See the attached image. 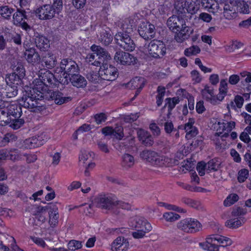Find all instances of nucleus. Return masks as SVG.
<instances>
[{"mask_svg":"<svg viewBox=\"0 0 251 251\" xmlns=\"http://www.w3.org/2000/svg\"><path fill=\"white\" fill-rule=\"evenodd\" d=\"M129 248V243L128 240H125V243L116 247L113 249V251H126Z\"/></svg>","mask_w":251,"mask_h":251,"instance_id":"64","label":"nucleus"},{"mask_svg":"<svg viewBox=\"0 0 251 251\" xmlns=\"http://www.w3.org/2000/svg\"><path fill=\"white\" fill-rule=\"evenodd\" d=\"M226 123H221L220 122H218L217 123H215L214 125V128L216 130L217 132L215 133V135H218L219 136H221L222 137V134L225 131H226Z\"/></svg>","mask_w":251,"mask_h":251,"instance_id":"48","label":"nucleus"},{"mask_svg":"<svg viewBox=\"0 0 251 251\" xmlns=\"http://www.w3.org/2000/svg\"><path fill=\"white\" fill-rule=\"evenodd\" d=\"M28 12L22 8H18L16 12L13 14V23L14 25H20L21 22L28 19Z\"/></svg>","mask_w":251,"mask_h":251,"instance_id":"20","label":"nucleus"},{"mask_svg":"<svg viewBox=\"0 0 251 251\" xmlns=\"http://www.w3.org/2000/svg\"><path fill=\"white\" fill-rule=\"evenodd\" d=\"M14 11V9L13 8L7 5L0 7V15L3 18L6 20L10 19L11 15Z\"/></svg>","mask_w":251,"mask_h":251,"instance_id":"35","label":"nucleus"},{"mask_svg":"<svg viewBox=\"0 0 251 251\" xmlns=\"http://www.w3.org/2000/svg\"><path fill=\"white\" fill-rule=\"evenodd\" d=\"M25 50L24 56L25 60L29 64L32 65H36L40 63L41 58L37 51L33 47H30L28 43L23 44Z\"/></svg>","mask_w":251,"mask_h":251,"instance_id":"10","label":"nucleus"},{"mask_svg":"<svg viewBox=\"0 0 251 251\" xmlns=\"http://www.w3.org/2000/svg\"><path fill=\"white\" fill-rule=\"evenodd\" d=\"M17 108V106L11 104L9 102L0 99V109L6 108L7 110H15Z\"/></svg>","mask_w":251,"mask_h":251,"instance_id":"55","label":"nucleus"},{"mask_svg":"<svg viewBox=\"0 0 251 251\" xmlns=\"http://www.w3.org/2000/svg\"><path fill=\"white\" fill-rule=\"evenodd\" d=\"M164 130L166 133L168 134L171 135L175 129L174 127V125L172 122H165L164 123Z\"/></svg>","mask_w":251,"mask_h":251,"instance_id":"63","label":"nucleus"},{"mask_svg":"<svg viewBox=\"0 0 251 251\" xmlns=\"http://www.w3.org/2000/svg\"><path fill=\"white\" fill-rule=\"evenodd\" d=\"M90 49L98 57H103L106 59H109V60L111 59V57L108 51L100 46L94 44L91 47Z\"/></svg>","mask_w":251,"mask_h":251,"instance_id":"28","label":"nucleus"},{"mask_svg":"<svg viewBox=\"0 0 251 251\" xmlns=\"http://www.w3.org/2000/svg\"><path fill=\"white\" fill-rule=\"evenodd\" d=\"M192 32L193 30H191V28L187 26L185 24L184 26H182V28L176 32L175 39L178 43H182L187 39Z\"/></svg>","mask_w":251,"mask_h":251,"instance_id":"17","label":"nucleus"},{"mask_svg":"<svg viewBox=\"0 0 251 251\" xmlns=\"http://www.w3.org/2000/svg\"><path fill=\"white\" fill-rule=\"evenodd\" d=\"M99 40L103 45L108 46L113 40L112 36L107 31L103 30L100 33V36Z\"/></svg>","mask_w":251,"mask_h":251,"instance_id":"34","label":"nucleus"},{"mask_svg":"<svg viewBox=\"0 0 251 251\" xmlns=\"http://www.w3.org/2000/svg\"><path fill=\"white\" fill-rule=\"evenodd\" d=\"M116 44L124 50L133 51L135 48V44L128 34L118 32L115 36Z\"/></svg>","mask_w":251,"mask_h":251,"instance_id":"8","label":"nucleus"},{"mask_svg":"<svg viewBox=\"0 0 251 251\" xmlns=\"http://www.w3.org/2000/svg\"><path fill=\"white\" fill-rule=\"evenodd\" d=\"M238 180L239 182H244L249 176V171L244 169L241 170L238 174Z\"/></svg>","mask_w":251,"mask_h":251,"instance_id":"54","label":"nucleus"},{"mask_svg":"<svg viewBox=\"0 0 251 251\" xmlns=\"http://www.w3.org/2000/svg\"><path fill=\"white\" fill-rule=\"evenodd\" d=\"M45 134L42 133L37 136H33L26 139L24 141V145L26 148L32 149L37 148L43 145L48 137H45Z\"/></svg>","mask_w":251,"mask_h":251,"instance_id":"15","label":"nucleus"},{"mask_svg":"<svg viewBox=\"0 0 251 251\" xmlns=\"http://www.w3.org/2000/svg\"><path fill=\"white\" fill-rule=\"evenodd\" d=\"M63 73V77H60L57 81L62 84H68V78L72 75L79 73V68L76 62L71 59L66 58L61 60L60 63V68L55 70L57 72Z\"/></svg>","mask_w":251,"mask_h":251,"instance_id":"2","label":"nucleus"},{"mask_svg":"<svg viewBox=\"0 0 251 251\" xmlns=\"http://www.w3.org/2000/svg\"><path fill=\"white\" fill-rule=\"evenodd\" d=\"M234 100V101H231L230 104H227V108L229 109V105H230L231 108H235L236 107L237 108H241L244 102L243 98L241 96H236L235 97Z\"/></svg>","mask_w":251,"mask_h":251,"instance_id":"42","label":"nucleus"},{"mask_svg":"<svg viewBox=\"0 0 251 251\" xmlns=\"http://www.w3.org/2000/svg\"><path fill=\"white\" fill-rule=\"evenodd\" d=\"M183 3V0H175V8L179 14L185 13L186 6Z\"/></svg>","mask_w":251,"mask_h":251,"instance_id":"47","label":"nucleus"},{"mask_svg":"<svg viewBox=\"0 0 251 251\" xmlns=\"http://www.w3.org/2000/svg\"><path fill=\"white\" fill-rule=\"evenodd\" d=\"M200 0H185L186 11L191 14H195L200 8Z\"/></svg>","mask_w":251,"mask_h":251,"instance_id":"25","label":"nucleus"},{"mask_svg":"<svg viewBox=\"0 0 251 251\" xmlns=\"http://www.w3.org/2000/svg\"><path fill=\"white\" fill-rule=\"evenodd\" d=\"M5 96L7 98H13L15 97L18 94V86L7 84V86L5 89Z\"/></svg>","mask_w":251,"mask_h":251,"instance_id":"39","label":"nucleus"},{"mask_svg":"<svg viewBox=\"0 0 251 251\" xmlns=\"http://www.w3.org/2000/svg\"><path fill=\"white\" fill-rule=\"evenodd\" d=\"M140 155L142 159L146 160L153 165L158 166H172L177 161L174 159L159 155L155 151L151 150H144L140 153Z\"/></svg>","mask_w":251,"mask_h":251,"instance_id":"3","label":"nucleus"},{"mask_svg":"<svg viewBox=\"0 0 251 251\" xmlns=\"http://www.w3.org/2000/svg\"><path fill=\"white\" fill-rule=\"evenodd\" d=\"M96 206L103 209L110 210L116 205V198L108 195H100L95 199Z\"/></svg>","mask_w":251,"mask_h":251,"instance_id":"9","label":"nucleus"},{"mask_svg":"<svg viewBox=\"0 0 251 251\" xmlns=\"http://www.w3.org/2000/svg\"><path fill=\"white\" fill-rule=\"evenodd\" d=\"M121 165L126 168H129L132 167L134 164V159L131 155L125 153L122 156Z\"/></svg>","mask_w":251,"mask_h":251,"instance_id":"33","label":"nucleus"},{"mask_svg":"<svg viewBox=\"0 0 251 251\" xmlns=\"http://www.w3.org/2000/svg\"><path fill=\"white\" fill-rule=\"evenodd\" d=\"M206 166V170L217 171L221 167V162L217 158H213L207 162Z\"/></svg>","mask_w":251,"mask_h":251,"instance_id":"36","label":"nucleus"},{"mask_svg":"<svg viewBox=\"0 0 251 251\" xmlns=\"http://www.w3.org/2000/svg\"><path fill=\"white\" fill-rule=\"evenodd\" d=\"M244 223V219H230L226 222V226L229 228H236L240 226Z\"/></svg>","mask_w":251,"mask_h":251,"instance_id":"43","label":"nucleus"},{"mask_svg":"<svg viewBox=\"0 0 251 251\" xmlns=\"http://www.w3.org/2000/svg\"><path fill=\"white\" fill-rule=\"evenodd\" d=\"M55 95V98L54 99V101L56 104L61 105L71 101L72 99L71 97H63L60 93L58 92L57 94H53V97H54Z\"/></svg>","mask_w":251,"mask_h":251,"instance_id":"41","label":"nucleus"},{"mask_svg":"<svg viewBox=\"0 0 251 251\" xmlns=\"http://www.w3.org/2000/svg\"><path fill=\"white\" fill-rule=\"evenodd\" d=\"M50 6H52L53 9L56 11L57 15H59L63 10V0H52L51 4H50Z\"/></svg>","mask_w":251,"mask_h":251,"instance_id":"45","label":"nucleus"},{"mask_svg":"<svg viewBox=\"0 0 251 251\" xmlns=\"http://www.w3.org/2000/svg\"><path fill=\"white\" fill-rule=\"evenodd\" d=\"M94 154V153L92 151H88L86 150H83L81 151V154L79 157L80 161H83L84 162L86 161L90 157H91Z\"/></svg>","mask_w":251,"mask_h":251,"instance_id":"58","label":"nucleus"},{"mask_svg":"<svg viewBox=\"0 0 251 251\" xmlns=\"http://www.w3.org/2000/svg\"><path fill=\"white\" fill-rule=\"evenodd\" d=\"M24 77L12 73L6 77V81L7 84L17 86L22 84V79Z\"/></svg>","mask_w":251,"mask_h":251,"instance_id":"31","label":"nucleus"},{"mask_svg":"<svg viewBox=\"0 0 251 251\" xmlns=\"http://www.w3.org/2000/svg\"><path fill=\"white\" fill-rule=\"evenodd\" d=\"M13 73H15L21 76L25 77V71L24 66L22 64L18 63L17 65L13 67Z\"/></svg>","mask_w":251,"mask_h":251,"instance_id":"52","label":"nucleus"},{"mask_svg":"<svg viewBox=\"0 0 251 251\" xmlns=\"http://www.w3.org/2000/svg\"><path fill=\"white\" fill-rule=\"evenodd\" d=\"M247 213L246 209L241 208L240 207L234 206L231 212V215L234 217H238L244 215Z\"/></svg>","mask_w":251,"mask_h":251,"instance_id":"53","label":"nucleus"},{"mask_svg":"<svg viewBox=\"0 0 251 251\" xmlns=\"http://www.w3.org/2000/svg\"><path fill=\"white\" fill-rule=\"evenodd\" d=\"M138 31L140 36L146 40H151L155 36V26L149 23L143 22L140 24Z\"/></svg>","mask_w":251,"mask_h":251,"instance_id":"13","label":"nucleus"},{"mask_svg":"<svg viewBox=\"0 0 251 251\" xmlns=\"http://www.w3.org/2000/svg\"><path fill=\"white\" fill-rule=\"evenodd\" d=\"M150 129L154 136H158L160 135L161 131L160 128L157 126L156 123H151L150 125Z\"/></svg>","mask_w":251,"mask_h":251,"instance_id":"61","label":"nucleus"},{"mask_svg":"<svg viewBox=\"0 0 251 251\" xmlns=\"http://www.w3.org/2000/svg\"><path fill=\"white\" fill-rule=\"evenodd\" d=\"M194 122L189 120V122L185 125L184 130L186 132L185 137L187 139H190L196 136L198 134L197 128L193 126Z\"/></svg>","mask_w":251,"mask_h":251,"instance_id":"30","label":"nucleus"},{"mask_svg":"<svg viewBox=\"0 0 251 251\" xmlns=\"http://www.w3.org/2000/svg\"><path fill=\"white\" fill-rule=\"evenodd\" d=\"M56 82L58 81L52 73L46 69H41L39 71L38 78L34 80L33 84H40V86L48 91V87L54 84Z\"/></svg>","mask_w":251,"mask_h":251,"instance_id":"5","label":"nucleus"},{"mask_svg":"<svg viewBox=\"0 0 251 251\" xmlns=\"http://www.w3.org/2000/svg\"><path fill=\"white\" fill-rule=\"evenodd\" d=\"M185 21L181 17L173 15L167 20V25L173 32H177L182 26H184Z\"/></svg>","mask_w":251,"mask_h":251,"instance_id":"16","label":"nucleus"},{"mask_svg":"<svg viewBox=\"0 0 251 251\" xmlns=\"http://www.w3.org/2000/svg\"><path fill=\"white\" fill-rule=\"evenodd\" d=\"M109 60V59H106L103 57H98V59L95 60L93 63V66L97 67H103L104 65L108 64L107 62Z\"/></svg>","mask_w":251,"mask_h":251,"instance_id":"60","label":"nucleus"},{"mask_svg":"<svg viewBox=\"0 0 251 251\" xmlns=\"http://www.w3.org/2000/svg\"><path fill=\"white\" fill-rule=\"evenodd\" d=\"M33 86L26 91L27 97L23 99L20 102L19 108L22 106L25 108L32 109L40 107L37 100H41L48 91L40 86V84H33Z\"/></svg>","mask_w":251,"mask_h":251,"instance_id":"1","label":"nucleus"},{"mask_svg":"<svg viewBox=\"0 0 251 251\" xmlns=\"http://www.w3.org/2000/svg\"><path fill=\"white\" fill-rule=\"evenodd\" d=\"M99 72L101 78L108 81L114 80L118 76L117 69L111 65H104L103 67L100 68Z\"/></svg>","mask_w":251,"mask_h":251,"instance_id":"14","label":"nucleus"},{"mask_svg":"<svg viewBox=\"0 0 251 251\" xmlns=\"http://www.w3.org/2000/svg\"><path fill=\"white\" fill-rule=\"evenodd\" d=\"M69 79L73 85L77 88H84L87 85L86 79L79 73L70 76Z\"/></svg>","mask_w":251,"mask_h":251,"instance_id":"23","label":"nucleus"},{"mask_svg":"<svg viewBox=\"0 0 251 251\" xmlns=\"http://www.w3.org/2000/svg\"><path fill=\"white\" fill-rule=\"evenodd\" d=\"M181 201L182 202L189 205V206L197 209H200L201 208V203L199 201L188 198H182L181 199Z\"/></svg>","mask_w":251,"mask_h":251,"instance_id":"40","label":"nucleus"},{"mask_svg":"<svg viewBox=\"0 0 251 251\" xmlns=\"http://www.w3.org/2000/svg\"><path fill=\"white\" fill-rule=\"evenodd\" d=\"M14 113L12 114V116L14 118H9V122L6 123H10V126L14 129H17L21 127L25 123L24 120L23 119H18L21 116V113L22 111L15 112L14 111Z\"/></svg>","mask_w":251,"mask_h":251,"instance_id":"19","label":"nucleus"},{"mask_svg":"<svg viewBox=\"0 0 251 251\" xmlns=\"http://www.w3.org/2000/svg\"><path fill=\"white\" fill-rule=\"evenodd\" d=\"M226 132H225L222 136V138H226L229 136V132H230L232 128H234L235 126V123L234 122H230L226 124Z\"/></svg>","mask_w":251,"mask_h":251,"instance_id":"59","label":"nucleus"},{"mask_svg":"<svg viewBox=\"0 0 251 251\" xmlns=\"http://www.w3.org/2000/svg\"><path fill=\"white\" fill-rule=\"evenodd\" d=\"M206 164L204 162H199L197 166V170L201 176H203L205 174V170H206Z\"/></svg>","mask_w":251,"mask_h":251,"instance_id":"56","label":"nucleus"},{"mask_svg":"<svg viewBox=\"0 0 251 251\" xmlns=\"http://www.w3.org/2000/svg\"><path fill=\"white\" fill-rule=\"evenodd\" d=\"M87 78L89 81L96 83L101 78V75H100V72H99L97 73L96 71H91L88 73Z\"/></svg>","mask_w":251,"mask_h":251,"instance_id":"44","label":"nucleus"},{"mask_svg":"<svg viewBox=\"0 0 251 251\" xmlns=\"http://www.w3.org/2000/svg\"><path fill=\"white\" fill-rule=\"evenodd\" d=\"M201 51L200 48L197 46H192V47L186 49L184 50V54L187 56L191 55H195Z\"/></svg>","mask_w":251,"mask_h":251,"instance_id":"50","label":"nucleus"},{"mask_svg":"<svg viewBox=\"0 0 251 251\" xmlns=\"http://www.w3.org/2000/svg\"><path fill=\"white\" fill-rule=\"evenodd\" d=\"M35 42L37 48L41 50L45 51L50 47L49 40L45 36H37Z\"/></svg>","mask_w":251,"mask_h":251,"instance_id":"27","label":"nucleus"},{"mask_svg":"<svg viewBox=\"0 0 251 251\" xmlns=\"http://www.w3.org/2000/svg\"><path fill=\"white\" fill-rule=\"evenodd\" d=\"M114 59L117 63L123 65H134L137 60L133 55L122 50L116 52Z\"/></svg>","mask_w":251,"mask_h":251,"instance_id":"12","label":"nucleus"},{"mask_svg":"<svg viewBox=\"0 0 251 251\" xmlns=\"http://www.w3.org/2000/svg\"><path fill=\"white\" fill-rule=\"evenodd\" d=\"M148 50L151 56L154 58H160L166 53V45L162 41L153 40L148 44Z\"/></svg>","mask_w":251,"mask_h":251,"instance_id":"6","label":"nucleus"},{"mask_svg":"<svg viewBox=\"0 0 251 251\" xmlns=\"http://www.w3.org/2000/svg\"><path fill=\"white\" fill-rule=\"evenodd\" d=\"M134 227L135 229H141L146 231H151L152 229L151 224L146 219L142 217L136 218Z\"/></svg>","mask_w":251,"mask_h":251,"instance_id":"21","label":"nucleus"},{"mask_svg":"<svg viewBox=\"0 0 251 251\" xmlns=\"http://www.w3.org/2000/svg\"><path fill=\"white\" fill-rule=\"evenodd\" d=\"M58 209L56 204L55 203L54 205H52L51 209L49 211V223L52 227L55 226L58 222L59 214Z\"/></svg>","mask_w":251,"mask_h":251,"instance_id":"26","label":"nucleus"},{"mask_svg":"<svg viewBox=\"0 0 251 251\" xmlns=\"http://www.w3.org/2000/svg\"><path fill=\"white\" fill-rule=\"evenodd\" d=\"M38 18L42 20H50L56 17L57 13L50 4H44L35 10Z\"/></svg>","mask_w":251,"mask_h":251,"instance_id":"11","label":"nucleus"},{"mask_svg":"<svg viewBox=\"0 0 251 251\" xmlns=\"http://www.w3.org/2000/svg\"><path fill=\"white\" fill-rule=\"evenodd\" d=\"M139 117V113H136L135 114H131L130 115H124L123 119L126 123H132L136 121Z\"/></svg>","mask_w":251,"mask_h":251,"instance_id":"57","label":"nucleus"},{"mask_svg":"<svg viewBox=\"0 0 251 251\" xmlns=\"http://www.w3.org/2000/svg\"><path fill=\"white\" fill-rule=\"evenodd\" d=\"M179 101L178 97L168 98L165 99L164 107H167L168 110H172Z\"/></svg>","mask_w":251,"mask_h":251,"instance_id":"37","label":"nucleus"},{"mask_svg":"<svg viewBox=\"0 0 251 251\" xmlns=\"http://www.w3.org/2000/svg\"><path fill=\"white\" fill-rule=\"evenodd\" d=\"M190 74L192 80L195 83H200L201 81V77L198 71L196 70H193L191 72Z\"/></svg>","mask_w":251,"mask_h":251,"instance_id":"62","label":"nucleus"},{"mask_svg":"<svg viewBox=\"0 0 251 251\" xmlns=\"http://www.w3.org/2000/svg\"><path fill=\"white\" fill-rule=\"evenodd\" d=\"M231 244L232 241L230 238L218 234H213L207 237L205 242L200 243V245L208 251H219V248L228 246Z\"/></svg>","mask_w":251,"mask_h":251,"instance_id":"4","label":"nucleus"},{"mask_svg":"<svg viewBox=\"0 0 251 251\" xmlns=\"http://www.w3.org/2000/svg\"><path fill=\"white\" fill-rule=\"evenodd\" d=\"M42 61L49 69L54 68L57 64L56 56L51 52H48L43 56Z\"/></svg>","mask_w":251,"mask_h":251,"instance_id":"22","label":"nucleus"},{"mask_svg":"<svg viewBox=\"0 0 251 251\" xmlns=\"http://www.w3.org/2000/svg\"><path fill=\"white\" fill-rule=\"evenodd\" d=\"M138 138L142 144L145 146H151L154 141L151 135L148 131L140 129L137 132Z\"/></svg>","mask_w":251,"mask_h":251,"instance_id":"18","label":"nucleus"},{"mask_svg":"<svg viewBox=\"0 0 251 251\" xmlns=\"http://www.w3.org/2000/svg\"><path fill=\"white\" fill-rule=\"evenodd\" d=\"M145 84V78L140 76H136L132 79L126 84V87L129 89H134L139 88L142 89Z\"/></svg>","mask_w":251,"mask_h":251,"instance_id":"24","label":"nucleus"},{"mask_svg":"<svg viewBox=\"0 0 251 251\" xmlns=\"http://www.w3.org/2000/svg\"><path fill=\"white\" fill-rule=\"evenodd\" d=\"M239 200V196L236 194L229 195L224 201V205L225 206H230L237 201Z\"/></svg>","mask_w":251,"mask_h":251,"instance_id":"46","label":"nucleus"},{"mask_svg":"<svg viewBox=\"0 0 251 251\" xmlns=\"http://www.w3.org/2000/svg\"><path fill=\"white\" fill-rule=\"evenodd\" d=\"M237 10L241 13L248 14L250 12L249 6L246 2L242 0L236 1Z\"/></svg>","mask_w":251,"mask_h":251,"instance_id":"38","label":"nucleus"},{"mask_svg":"<svg viewBox=\"0 0 251 251\" xmlns=\"http://www.w3.org/2000/svg\"><path fill=\"white\" fill-rule=\"evenodd\" d=\"M177 227L184 232L194 233L200 230L201 227V225L197 220L187 218L178 222Z\"/></svg>","mask_w":251,"mask_h":251,"instance_id":"7","label":"nucleus"},{"mask_svg":"<svg viewBox=\"0 0 251 251\" xmlns=\"http://www.w3.org/2000/svg\"><path fill=\"white\" fill-rule=\"evenodd\" d=\"M223 15L226 19L230 20L237 16V13L233 6L226 4L224 7Z\"/></svg>","mask_w":251,"mask_h":251,"instance_id":"29","label":"nucleus"},{"mask_svg":"<svg viewBox=\"0 0 251 251\" xmlns=\"http://www.w3.org/2000/svg\"><path fill=\"white\" fill-rule=\"evenodd\" d=\"M163 217L167 222H173L178 220L180 216L176 213L169 212L165 213Z\"/></svg>","mask_w":251,"mask_h":251,"instance_id":"49","label":"nucleus"},{"mask_svg":"<svg viewBox=\"0 0 251 251\" xmlns=\"http://www.w3.org/2000/svg\"><path fill=\"white\" fill-rule=\"evenodd\" d=\"M82 243L81 241L72 240L68 244V249L71 251H75L79 249L82 247Z\"/></svg>","mask_w":251,"mask_h":251,"instance_id":"51","label":"nucleus"},{"mask_svg":"<svg viewBox=\"0 0 251 251\" xmlns=\"http://www.w3.org/2000/svg\"><path fill=\"white\" fill-rule=\"evenodd\" d=\"M134 26V20L132 19H126L122 25V32L124 33L129 34L132 31V29Z\"/></svg>","mask_w":251,"mask_h":251,"instance_id":"32","label":"nucleus"}]
</instances>
